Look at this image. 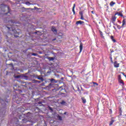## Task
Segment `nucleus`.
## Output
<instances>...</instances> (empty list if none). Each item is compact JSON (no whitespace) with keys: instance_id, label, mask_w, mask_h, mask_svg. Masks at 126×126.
<instances>
[{"instance_id":"nucleus-1","label":"nucleus","mask_w":126,"mask_h":126,"mask_svg":"<svg viewBox=\"0 0 126 126\" xmlns=\"http://www.w3.org/2000/svg\"><path fill=\"white\" fill-rule=\"evenodd\" d=\"M126 19H124L122 22V26L121 27L120 25H117V28L118 29H121V28H124L125 25H126Z\"/></svg>"},{"instance_id":"nucleus-2","label":"nucleus","mask_w":126,"mask_h":126,"mask_svg":"<svg viewBox=\"0 0 126 126\" xmlns=\"http://www.w3.org/2000/svg\"><path fill=\"white\" fill-rule=\"evenodd\" d=\"M113 64H114V67L118 68V67H119L120 66V63H118V62H117V61H115L113 63Z\"/></svg>"},{"instance_id":"nucleus-3","label":"nucleus","mask_w":126,"mask_h":126,"mask_svg":"<svg viewBox=\"0 0 126 126\" xmlns=\"http://www.w3.org/2000/svg\"><path fill=\"white\" fill-rule=\"evenodd\" d=\"M82 25V24H84V22L82 21H77L76 22V25Z\"/></svg>"},{"instance_id":"nucleus-4","label":"nucleus","mask_w":126,"mask_h":126,"mask_svg":"<svg viewBox=\"0 0 126 126\" xmlns=\"http://www.w3.org/2000/svg\"><path fill=\"white\" fill-rule=\"evenodd\" d=\"M79 48H80V53H81V52H82V49L83 48V44H82V43H80Z\"/></svg>"},{"instance_id":"nucleus-5","label":"nucleus","mask_w":126,"mask_h":126,"mask_svg":"<svg viewBox=\"0 0 126 126\" xmlns=\"http://www.w3.org/2000/svg\"><path fill=\"white\" fill-rule=\"evenodd\" d=\"M52 31H53L55 34H57V29H56V28L53 27L52 28Z\"/></svg>"},{"instance_id":"nucleus-6","label":"nucleus","mask_w":126,"mask_h":126,"mask_svg":"<svg viewBox=\"0 0 126 126\" xmlns=\"http://www.w3.org/2000/svg\"><path fill=\"white\" fill-rule=\"evenodd\" d=\"M116 19H117V17H116V16H112V22L113 23L115 22Z\"/></svg>"},{"instance_id":"nucleus-7","label":"nucleus","mask_w":126,"mask_h":126,"mask_svg":"<svg viewBox=\"0 0 126 126\" xmlns=\"http://www.w3.org/2000/svg\"><path fill=\"white\" fill-rule=\"evenodd\" d=\"M115 15H118L119 16H121V17L123 16V13H118V12L115 13Z\"/></svg>"},{"instance_id":"nucleus-8","label":"nucleus","mask_w":126,"mask_h":126,"mask_svg":"<svg viewBox=\"0 0 126 126\" xmlns=\"http://www.w3.org/2000/svg\"><path fill=\"white\" fill-rule=\"evenodd\" d=\"M74 8H75V4H73V6L72 8V11L73 12V14H75V11L74 10Z\"/></svg>"},{"instance_id":"nucleus-9","label":"nucleus","mask_w":126,"mask_h":126,"mask_svg":"<svg viewBox=\"0 0 126 126\" xmlns=\"http://www.w3.org/2000/svg\"><path fill=\"white\" fill-rule=\"evenodd\" d=\"M114 4H116V2H114V1H111L110 3V6H114Z\"/></svg>"},{"instance_id":"nucleus-10","label":"nucleus","mask_w":126,"mask_h":126,"mask_svg":"<svg viewBox=\"0 0 126 126\" xmlns=\"http://www.w3.org/2000/svg\"><path fill=\"white\" fill-rule=\"evenodd\" d=\"M81 99L82 100V102L83 103H84V104H85V103H86V99H85V98L82 97Z\"/></svg>"},{"instance_id":"nucleus-11","label":"nucleus","mask_w":126,"mask_h":126,"mask_svg":"<svg viewBox=\"0 0 126 126\" xmlns=\"http://www.w3.org/2000/svg\"><path fill=\"white\" fill-rule=\"evenodd\" d=\"M119 82L122 84V85H124L125 84L124 83V81L122 80H119Z\"/></svg>"},{"instance_id":"nucleus-12","label":"nucleus","mask_w":126,"mask_h":126,"mask_svg":"<svg viewBox=\"0 0 126 126\" xmlns=\"http://www.w3.org/2000/svg\"><path fill=\"white\" fill-rule=\"evenodd\" d=\"M114 122H115V121L114 120H112L110 123H109V126H112V125H113V124H114Z\"/></svg>"},{"instance_id":"nucleus-13","label":"nucleus","mask_w":126,"mask_h":126,"mask_svg":"<svg viewBox=\"0 0 126 126\" xmlns=\"http://www.w3.org/2000/svg\"><path fill=\"white\" fill-rule=\"evenodd\" d=\"M61 104H62V105H65L66 103L64 101H62V102H61Z\"/></svg>"},{"instance_id":"nucleus-14","label":"nucleus","mask_w":126,"mask_h":126,"mask_svg":"<svg viewBox=\"0 0 126 126\" xmlns=\"http://www.w3.org/2000/svg\"><path fill=\"white\" fill-rule=\"evenodd\" d=\"M48 60L49 61H54V60H55V59H54V58L51 57V58H48Z\"/></svg>"},{"instance_id":"nucleus-15","label":"nucleus","mask_w":126,"mask_h":126,"mask_svg":"<svg viewBox=\"0 0 126 126\" xmlns=\"http://www.w3.org/2000/svg\"><path fill=\"white\" fill-rule=\"evenodd\" d=\"M58 118L59 119V120H60V121H62L63 120V118H62V117L59 115L58 116Z\"/></svg>"},{"instance_id":"nucleus-16","label":"nucleus","mask_w":126,"mask_h":126,"mask_svg":"<svg viewBox=\"0 0 126 126\" xmlns=\"http://www.w3.org/2000/svg\"><path fill=\"white\" fill-rule=\"evenodd\" d=\"M38 79L39 80H41V81H43L44 80V79H43V77H38Z\"/></svg>"},{"instance_id":"nucleus-17","label":"nucleus","mask_w":126,"mask_h":126,"mask_svg":"<svg viewBox=\"0 0 126 126\" xmlns=\"http://www.w3.org/2000/svg\"><path fill=\"white\" fill-rule=\"evenodd\" d=\"M122 80V77L121 76V75H119L118 76V80Z\"/></svg>"},{"instance_id":"nucleus-18","label":"nucleus","mask_w":126,"mask_h":126,"mask_svg":"<svg viewBox=\"0 0 126 126\" xmlns=\"http://www.w3.org/2000/svg\"><path fill=\"white\" fill-rule=\"evenodd\" d=\"M26 4L27 5H30L31 4V3H30V2H26Z\"/></svg>"},{"instance_id":"nucleus-19","label":"nucleus","mask_w":126,"mask_h":126,"mask_svg":"<svg viewBox=\"0 0 126 126\" xmlns=\"http://www.w3.org/2000/svg\"><path fill=\"white\" fill-rule=\"evenodd\" d=\"M79 14L81 16L82 15H83V12H82V11H80V12H79Z\"/></svg>"},{"instance_id":"nucleus-20","label":"nucleus","mask_w":126,"mask_h":126,"mask_svg":"<svg viewBox=\"0 0 126 126\" xmlns=\"http://www.w3.org/2000/svg\"><path fill=\"white\" fill-rule=\"evenodd\" d=\"M81 19L82 20H84V18L83 17V15L81 16Z\"/></svg>"},{"instance_id":"nucleus-21","label":"nucleus","mask_w":126,"mask_h":126,"mask_svg":"<svg viewBox=\"0 0 126 126\" xmlns=\"http://www.w3.org/2000/svg\"><path fill=\"white\" fill-rule=\"evenodd\" d=\"M20 76H15V78H19Z\"/></svg>"},{"instance_id":"nucleus-22","label":"nucleus","mask_w":126,"mask_h":126,"mask_svg":"<svg viewBox=\"0 0 126 126\" xmlns=\"http://www.w3.org/2000/svg\"><path fill=\"white\" fill-rule=\"evenodd\" d=\"M93 84H94V85H98V84H97V83L94 82Z\"/></svg>"},{"instance_id":"nucleus-23","label":"nucleus","mask_w":126,"mask_h":126,"mask_svg":"<svg viewBox=\"0 0 126 126\" xmlns=\"http://www.w3.org/2000/svg\"><path fill=\"white\" fill-rule=\"evenodd\" d=\"M112 40L113 41V42H114V43H115L116 42V40L114 38L113 39H112Z\"/></svg>"},{"instance_id":"nucleus-24","label":"nucleus","mask_w":126,"mask_h":126,"mask_svg":"<svg viewBox=\"0 0 126 126\" xmlns=\"http://www.w3.org/2000/svg\"><path fill=\"white\" fill-rule=\"evenodd\" d=\"M51 81V82H53V81H55V79H52Z\"/></svg>"},{"instance_id":"nucleus-25","label":"nucleus","mask_w":126,"mask_h":126,"mask_svg":"<svg viewBox=\"0 0 126 126\" xmlns=\"http://www.w3.org/2000/svg\"><path fill=\"white\" fill-rule=\"evenodd\" d=\"M111 40H113V39H114V36H111Z\"/></svg>"},{"instance_id":"nucleus-26","label":"nucleus","mask_w":126,"mask_h":126,"mask_svg":"<svg viewBox=\"0 0 126 126\" xmlns=\"http://www.w3.org/2000/svg\"><path fill=\"white\" fill-rule=\"evenodd\" d=\"M36 54H35V53H33V54H32V56H36Z\"/></svg>"},{"instance_id":"nucleus-27","label":"nucleus","mask_w":126,"mask_h":126,"mask_svg":"<svg viewBox=\"0 0 126 126\" xmlns=\"http://www.w3.org/2000/svg\"><path fill=\"white\" fill-rule=\"evenodd\" d=\"M111 63H113V59H112V58H111Z\"/></svg>"},{"instance_id":"nucleus-28","label":"nucleus","mask_w":126,"mask_h":126,"mask_svg":"<svg viewBox=\"0 0 126 126\" xmlns=\"http://www.w3.org/2000/svg\"><path fill=\"white\" fill-rule=\"evenodd\" d=\"M113 28H114V29L116 30V27H113Z\"/></svg>"},{"instance_id":"nucleus-29","label":"nucleus","mask_w":126,"mask_h":126,"mask_svg":"<svg viewBox=\"0 0 126 126\" xmlns=\"http://www.w3.org/2000/svg\"><path fill=\"white\" fill-rule=\"evenodd\" d=\"M122 74H123V75H124V76H125V75H125L124 73H122Z\"/></svg>"},{"instance_id":"nucleus-30","label":"nucleus","mask_w":126,"mask_h":126,"mask_svg":"<svg viewBox=\"0 0 126 126\" xmlns=\"http://www.w3.org/2000/svg\"><path fill=\"white\" fill-rule=\"evenodd\" d=\"M66 112H64V115H66Z\"/></svg>"},{"instance_id":"nucleus-31","label":"nucleus","mask_w":126,"mask_h":126,"mask_svg":"<svg viewBox=\"0 0 126 126\" xmlns=\"http://www.w3.org/2000/svg\"><path fill=\"white\" fill-rule=\"evenodd\" d=\"M92 13H93V11H92Z\"/></svg>"},{"instance_id":"nucleus-32","label":"nucleus","mask_w":126,"mask_h":126,"mask_svg":"<svg viewBox=\"0 0 126 126\" xmlns=\"http://www.w3.org/2000/svg\"><path fill=\"white\" fill-rule=\"evenodd\" d=\"M101 35H103V33H101Z\"/></svg>"},{"instance_id":"nucleus-33","label":"nucleus","mask_w":126,"mask_h":126,"mask_svg":"<svg viewBox=\"0 0 126 126\" xmlns=\"http://www.w3.org/2000/svg\"><path fill=\"white\" fill-rule=\"evenodd\" d=\"M50 110H52V109H51V108H50Z\"/></svg>"}]
</instances>
